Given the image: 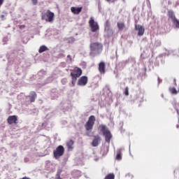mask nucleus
Returning <instances> with one entry per match:
<instances>
[{"label":"nucleus","mask_w":179,"mask_h":179,"mask_svg":"<svg viewBox=\"0 0 179 179\" xmlns=\"http://www.w3.org/2000/svg\"><path fill=\"white\" fill-rule=\"evenodd\" d=\"M103 51V45L99 43H93L90 44V55L96 57Z\"/></svg>","instance_id":"nucleus-1"},{"label":"nucleus","mask_w":179,"mask_h":179,"mask_svg":"<svg viewBox=\"0 0 179 179\" xmlns=\"http://www.w3.org/2000/svg\"><path fill=\"white\" fill-rule=\"evenodd\" d=\"M99 128L105 136L106 142H107V143H110V141H111V138H113V135H111L110 130H108V129H107L104 124H101Z\"/></svg>","instance_id":"nucleus-2"},{"label":"nucleus","mask_w":179,"mask_h":179,"mask_svg":"<svg viewBox=\"0 0 179 179\" xmlns=\"http://www.w3.org/2000/svg\"><path fill=\"white\" fill-rule=\"evenodd\" d=\"M94 122H96V117L94 115H91L85 124V128L87 132H92V129L94 127Z\"/></svg>","instance_id":"nucleus-3"},{"label":"nucleus","mask_w":179,"mask_h":179,"mask_svg":"<svg viewBox=\"0 0 179 179\" xmlns=\"http://www.w3.org/2000/svg\"><path fill=\"white\" fill-rule=\"evenodd\" d=\"M54 13L51 12L50 10H48L47 12L42 15V19L46 22H54Z\"/></svg>","instance_id":"nucleus-4"},{"label":"nucleus","mask_w":179,"mask_h":179,"mask_svg":"<svg viewBox=\"0 0 179 179\" xmlns=\"http://www.w3.org/2000/svg\"><path fill=\"white\" fill-rule=\"evenodd\" d=\"M64 153H65V148H64V146L62 145H59L53 151L54 157L56 159H59L61 156H64Z\"/></svg>","instance_id":"nucleus-5"},{"label":"nucleus","mask_w":179,"mask_h":179,"mask_svg":"<svg viewBox=\"0 0 179 179\" xmlns=\"http://www.w3.org/2000/svg\"><path fill=\"white\" fill-rule=\"evenodd\" d=\"M90 27L92 33H97L99 31L100 27H99V24L97 22L94 21V18L92 17L90 18L89 21Z\"/></svg>","instance_id":"nucleus-6"},{"label":"nucleus","mask_w":179,"mask_h":179,"mask_svg":"<svg viewBox=\"0 0 179 179\" xmlns=\"http://www.w3.org/2000/svg\"><path fill=\"white\" fill-rule=\"evenodd\" d=\"M105 34L107 37H110L113 34V29H111L110 21L108 20L105 22Z\"/></svg>","instance_id":"nucleus-7"},{"label":"nucleus","mask_w":179,"mask_h":179,"mask_svg":"<svg viewBox=\"0 0 179 179\" xmlns=\"http://www.w3.org/2000/svg\"><path fill=\"white\" fill-rule=\"evenodd\" d=\"M78 86H86L87 85V76H83L78 81Z\"/></svg>","instance_id":"nucleus-8"},{"label":"nucleus","mask_w":179,"mask_h":179,"mask_svg":"<svg viewBox=\"0 0 179 179\" xmlns=\"http://www.w3.org/2000/svg\"><path fill=\"white\" fill-rule=\"evenodd\" d=\"M135 29L138 31V36H142L145 33V27H143L142 25L136 24Z\"/></svg>","instance_id":"nucleus-9"},{"label":"nucleus","mask_w":179,"mask_h":179,"mask_svg":"<svg viewBox=\"0 0 179 179\" xmlns=\"http://www.w3.org/2000/svg\"><path fill=\"white\" fill-rule=\"evenodd\" d=\"M17 121V117L16 115L9 116L7 119V122L9 125H12V124H16Z\"/></svg>","instance_id":"nucleus-10"},{"label":"nucleus","mask_w":179,"mask_h":179,"mask_svg":"<svg viewBox=\"0 0 179 179\" xmlns=\"http://www.w3.org/2000/svg\"><path fill=\"white\" fill-rule=\"evenodd\" d=\"M100 141H101V139L100 138V136H94V140L92 141V146L94 148L99 146V143H100Z\"/></svg>","instance_id":"nucleus-11"},{"label":"nucleus","mask_w":179,"mask_h":179,"mask_svg":"<svg viewBox=\"0 0 179 179\" xmlns=\"http://www.w3.org/2000/svg\"><path fill=\"white\" fill-rule=\"evenodd\" d=\"M100 73H106V63L103 62H100L99 64V68H98Z\"/></svg>","instance_id":"nucleus-12"},{"label":"nucleus","mask_w":179,"mask_h":179,"mask_svg":"<svg viewBox=\"0 0 179 179\" xmlns=\"http://www.w3.org/2000/svg\"><path fill=\"white\" fill-rule=\"evenodd\" d=\"M73 141L72 140H69L68 141H66V146H67V149L69 150V152H72V150H73Z\"/></svg>","instance_id":"nucleus-13"},{"label":"nucleus","mask_w":179,"mask_h":179,"mask_svg":"<svg viewBox=\"0 0 179 179\" xmlns=\"http://www.w3.org/2000/svg\"><path fill=\"white\" fill-rule=\"evenodd\" d=\"M76 73H71V76H75L76 78H79L80 75H82V69L80 68H76L75 69Z\"/></svg>","instance_id":"nucleus-14"},{"label":"nucleus","mask_w":179,"mask_h":179,"mask_svg":"<svg viewBox=\"0 0 179 179\" xmlns=\"http://www.w3.org/2000/svg\"><path fill=\"white\" fill-rule=\"evenodd\" d=\"M71 10L74 15H79V13L82 12V7H71Z\"/></svg>","instance_id":"nucleus-15"},{"label":"nucleus","mask_w":179,"mask_h":179,"mask_svg":"<svg viewBox=\"0 0 179 179\" xmlns=\"http://www.w3.org/2000/svg\"><path fill=\"white\" fill-rule=\"evenodd\" d=\"M168 17H169V19H171L172 22H173V20L177 19L176 17V14H174V11L171 10H168Z\"/></svg>","instance_id":"nucleus-16"},{"label":"nucleus","mask_w":179,"mask_h":179,"mask_svg":"<svg viewBox=\"0 0 179 179\" xmlns=\"http://www.w3.org/2000/svg\"><path fill=\"white\" fill-rule=\"evenodd\" d=\"M28 97H29L31 103H33L37 97V94L35 92H31Z\"/></svg>","instance_id":"nucleus-17"},{"label":"nucleus","mask_w":179,"mask_h":179,"mask_svg":"<svg viewBox=\"0 0 179 179\" xmlns=\"http://www.w3.org/2000/svg\"><path fill=\"white\" fill-rule=\"evenodd\" d=\"M59 96V93L57 92V90H53V91L51 93L52 99H58Z\"/></svg>","instance_id":"nucleus-18"},{"label":"nucleus","mask_w":179,"mask_h":179,"mask_svg":"<svg viewBox=\"0 0 179 179\" xmlns=\"http://www.w3.org/2000/svg\"><path fill=\"white\" fill-rule=\"evenodd\" d=\"M121 152H122V148L118 149L117 150V155H116L117 160H121V159H122V157H121Z\"/></svg>","instance_id":"nucleus-19"},{"label":"nucleus","mask_w":179,"mask_h":179,"mask_svg":"<svg viewBox=\"0 0 179 179\" xmlns=\"http://www.w3.org/2000/svg\"><path fill=\"white\" fill-rule=\"evenodd\" d=\"M72 174L76 178H78L80 177V176H82V173L80 172V171H73Z\"/></svg>","instance_id":"nucleus-20"},{"label":"nucleus","mask_w":179,"mask_h":179,"mask_svg":"<svg viewBox=\"0 0 179 179\" xmlns=\"http://www.w3.org/2000/svg\"><path fill=\"white\" fill-rule=\"evenodd\" d=\"M48 50H49V49L47 48V46L41 45L39 48L38 52H40V54H41L42 52H44L45 51H48Z\"/></svg>","instance_id":"nucleus-21"},{"label":"nucleus","mask_w":179,"mask_h":179,"mask_svg":"<svg viewBox=\"0 0 179 179\" xmlns=\"http://www.w3.org/2000/svg\"><path fill=\"white\" fill-rule=\"evenodd\" d=\"M175 110L177 111L178 115H179V101H176L173 104Z\"/></svg>","instance_id":"nucleus-22"},{"label":"nucleus","mask_w":179,"mask_h":179,"mask_svg":"<svg viewBox=\"0 0 179 179\" xmlns=\"http://www.w3.org/2000/svg\"><path fill=\"white\" fill-rule=\"evenodd\" d=\"M117 27L119 30H124L125 24H124V22H117Z\"/></svg>","instance_id":"nucleus-23"},{"label":"nucleus","mask_w":179,"mask_h":179,"mask_svg":"<svg viewBox=\"0 0 179 179\" xmlns=\"http://www.w3.org/2000/svg\"><path fill=\"white\" fill-rule=\"evenodd\" d=\"M172 22L173 23V27L175 29H179V20L176 19Z\"/></svg>","instance_id":"nucleus-24"},{"label":"nucleus","mask_w":179,"mask_h":179,"mask_svg":"<svg viewBox=\"0 0 179 179\" xmlns=\"http://www.w3.org/2000/svg\"><path fill=\"white\" fill-rule=\"evenodd\" d=\"M58 57H59V58H64L65 50H59Z\"/></svg>","instance_id":"nucleus-25"},{"label":"nucleus","mask_w":179,"mask_h":179,"mask_svg":"<svg viewBox=\"0 0 179 179\" xmlns=\"http://www.w3.org/2000/svg\"><path fill=\"white\" fill-rule=\"evenodd\" d=\"M61 173H62V170L58 169L55 176V179H62L61 178Z\"/></svg>","instance_id":"nucleus-26"},{"label":"nucleus","mask_w":179,"mask_h":179,"mask_svg":"<svg viewBox=\"0 0 179 179\" xmlns=\"http://www.w3.org/2000/svg\"><path fill=\"white\" fill-rule=\"evenodd\" d=\"M72 81H71V86H75L76 83V80L78 79V77H75V76H71Z\"/></svg>","instance_id":"nucleus-27"},{"label":"nucleus","mask_w":179,"mask_h":179,"mask_svg":"<svg viewBox=\"0 0 179 179\" xmlns=\"http://www.w3.org/2000/svg\"><path fill=\"white\" fill-rule=\"evenodd\" d=\"M115 178V176H114V173H109L108 176L105 177L104 179H114Z\"/></svg>","instance_id":"nucleus-28"},{"label":"nucleus","mask_w":179,"mask_h":179,"mask_svg":"<svg viewBox=\"0 0 179 179\" xmlns=\"http://www.w3.org/2000/svg\"><path fill=\"white\" fill-rule=\"evenodd\" d=\"M169 90L172 94H177V93H178L177 90H176V88H174V87L170 88Z\"/></svg>","instance_id":"nucleus-29"},{"label":"nucleus","mask_w":179,"mask_h":179,"mask_svg":"<svg viewBox=\"0 0 179 179\" xmlns=\"http://www.w3.org/2000/svg\"><path fill=\"white\" fill-rule=\"evenodd\" d=\"M8 41H9V38H8V36H5L3 38V44H7Z\"/></svg>","instance_id":"nucleus-30"},{"label":"nucleus","mask_w":179,"mask_h":179,"mask_svg":"<svg viewBox=\"0 0 179 179\" xmlns=\"http://www.w3.org/2000/svg\"><path fill=\"white\" fill-rule=\"evenodd\" d=\"M66 61H67V62H69V63L72 62V57L70 55H67V60Z\"/></svg>","instance_id":"nucleus-31"},{"label":"nucleus","mask_w":179,"mask_h":179,"mask_svg":"<svg viewBox=\"0 0 179 179\" xmlns=\"http://www.w3.org/2000/svg\"><path fill=\"white\" fill-rule=\"evenodd\" d=\"M124 94H125V96H129V92L128 90V87H127L124 90Z\"/></svg>","instance_id":"nucleus-32"},{"label":"nucleus","mask_w":179,"mask_h":179,"mask_svg":"<svg viewBox=\"0 0 179 179\" xmlns=\"http://www.w3.org/2000/svg\"><path fill=\"white\" fill-rule=\"evenodd\" d=\"M68 82V80H66V78H63L62 80V85H66V83Z\"/></svg>","instance_id":"nucleus-33"},{"label":"nucleus","mask_w":179,"mask_h":179,"mask_svg":"<svg viewBox=\"0 0 179 179\" xmlns=\"http://www.w3.org/2000/svg\"><path fill=\"white\" fill-rule=\"evenodd\" d=\"M31 2L33 3V5H37L38 1V0H31Z\"/></svg>","instance_id":"nucleus-34"},{"label":"nucleus","mask_w":179,"mask_h":179,"mask_svg":"<svg viewBox=\"0 0 179 179\" xmlns=\"http://www.w3.org/2000/svg\"><path fill=\"white\" fill-rule=\"evenodd\" d=\"M3 2H5V0H0V6H2Z\"/></svg>","instance_id":"nucleus-35"},{"label":"nucleus","mask_w":179,"mask_h":179,"mask_svg":"<svg viewBox=\"0 0 179 179\" xmlns=\"http://www.w3.org/2000/svg\"><path fill=\"white\" fill-rule=\"evenodd\" d=\"M126 177H131V178H134V176H132L131 174H127L126 175Z\"/></svg>","instance_id":"nucleus-36"},{"label":"nucleus","mask_w":179,"mask_h":179,"mask_svg":"<svg viewBox=\"0 0 179 179\" xmlns=\"http://www.w3.org/2000/svg\"><path fill=\"white\" fill-rule=\"evenodd\" d=\"M94 162H98V161H99V158H98V157H95V158L94 159Z\"/></svg>","instance_id":"nucleus-37"},{"label":"nucleus","mask_w":179,"mask_h":179,"mask_svg":"<svg viewBox=\"0 0 179 179\" xmlns=\"http://www.w3.org/2000/svg\"><path fill=\"white\" fill-rule=\"evenodd\" d=\"M24 162H25V163H27V162H29V158H25Z\"/></svg>","instance_id":"nucleus-38"},{"label":"nucleus","mask_w":179,"mask_h":179,"mask_svg":"<svg viewBox=\"0 0 179 179\" xmlns=\"http://www.w3.org/2000/svg\"><path fill=\"white\" fill-rule=\"evenodd\" d=\"M4 17H5V15H1V19L3 20Z\"/></svg>","instance_id":"nucleus-39"},{"label":"nucleus","mask_w":179,"mask_h":179,"mask_svg":"<svg viewBox=\"0 0 179 179\" xmlns=\"http://www.w3.org/2000/svg\"><path fill=\"white\" fill-rule=\"evenodd\" d=\"M171 52H173V51L170 50V51L169 52L168 55H170L171 54Z\"/></svg>","instance_id":"nucleus-40"},{"label":"nucleus","mask_w":179,"mask_h":179,"mask_svg":"<svg viewBox=\"0 0 179 179\" xmlns=\"http://www.w3.org/2000/svg\"><path fill=\"white\" fill-rule=\"evenodd\" d=\"M45 167L48 170H50V168H48V164H47Z\"/></svg>","instance_id":"nucleus-41"},{"label":"nucleus","mask_w":179,"mask_h":179,"mask_svg":"<svg viewBox=\"0 0 179 179\" xmlns=\"http://www.w3.org/2000/svg\"><path fill=\"white\" fill-rule=\"evenodd\" d=\"M107 2H110L111 0H106Z\"/></svg>","instance_id":"nucleus-42"},{"label":"nucleus","mask_w":179,"mask_h":179,"mask_svg":"<svg viewBox=\"0 0 179 179\" xmlns=\"http://www.w3.org/2000/svg\"><path fill=\"white\" fill-rule=\"evenodd\" d=\"M22 27H24V25H21V26H20V28H22Z\"/></svg>","instance_id":"nucleus-43"},{"label":"nucleus","mask_w":179,"mask_h":179,"mask_svg":"<svg viewBox=\"0 0 179 179\" xmlns=\"http://www.w3.org/2000/svg\"><path fill=\"white\" fill-rule=\"evenodd\" d=\"M176 128H179V124H177V125H176Z\"/></svg>","instance_id":"nucleus-44"},{"label":"nucleus","mask_w":179,"mask_h":179,"mask_svg":"<svg viewBox=\"0 0 179 179\" xmlns=\"http://www.w3.org/2000/svg\"><path fill=\"white\" fill-rule=\"evenodd\" d=\"M106 150L107 152H108V147H106Z\"/></svg>","instance_id":"nucleus-45"},{"label":"nucleus","mask_w":179,"mask_h":179,"mask_svg":"<svg viewBox=\"0 0 179 179\" xmlns=\"http://www.w3.org/2000/svg\"><path fill=\"white\" fill-rule=\"evenodd\" d=\"M45 125V123H43V127H44Z\"/></svg>","instance_id":"nucleus-46"},{"label":"nucleus","mask_w":179,"mask_h":179,"mask_svg":"<svg viewBox=\"0 0 179 179\" xmlns=\"http://www.w3.org/2000/svg\"><path fill=\"white\" fill-rule=\"evenodd\" d=\"M46 118H48V115H46Z\"/></svg>","instance_id":"nucleus-47"}]
</instances>
